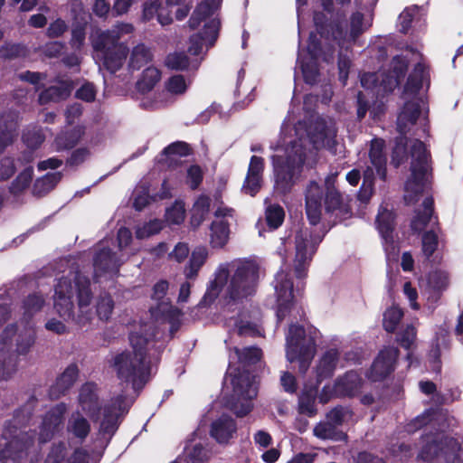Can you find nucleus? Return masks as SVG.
Wrapping results in <instances>:
<instances>
[{"label":"nucleus","instance_id":"f257e3e1","mask_svg":"<svg viewBox=\"0 0 463 463\" xmlns=\"http://www.w3.org/2000/svg\"><path fill=\"white\" fill-rule=\"evenodd\" d=\"M335 122L330 118H317L307 127L298 122L293 128L282 127V136L276 146H271L274 172V190L285 194L298 182L304 165L315 161V151L320 148L333 150L336 144Z\"/></svg>","mask_w":463,"mask_h":463},{"label":"nucleus","instance_id":"f03ea898","mask_svg":"<svg viewBox=\"0 0 463 463\" xmlns=\"http://www.w3.org/2000/svg\"><path fill=\"white\" fill-rule=\"evenodd\" d=\"M259 266L250 260L238 259L220 264L210 281L203 301L213 302L220 295L230 301H241L256 291Z\"/></svg>","mask_w":463,"mask_h":463},{"label":"nucleus","instance_id":"7ed1b4c3","mask_svg":"<svg viewBox=\"0 0 463 463\" xmlns=\"http://www.w3.org/2000/svg\"><path fill=\"white\" fill-rule=\"evenodd\" d=\"M92 299L90 279L79 272L70 271L55 285L53 308L63 321L84 326L94 317Z\"/></svg>","mask_w":463,"mask_h":463},{"label":"nucleus","instance_id":"20e7f679","mask_svg":"<svg viewBox=\"0 0 463 463\" xmlns=\"http://www.w3.org/2000/svg\"><path fill=\"white\" fill-rule=\"evenodd\" d=\"M156 335L152 323L140 324L129 335L130 349L116 354L110 362L118 378L134 390L142 388L147 381L148 364L146 353L153 346Z\"/></svg>","mask_w":463,"mask_h":463},{"label":"nucleus","instance_id":"39448f33","mask_svg":"<svg viewBox=\"0 0 463 463\" xmlns=\"http://www.w3.org/2000/svg\"><path fill=\"white\" fill-rule=\"evenodd\" d=\"M44 303L45 298L42 295H29L23 304V321L19 325L5 327L0 335V380H7L16 370V359L9 353L13 346V337L16 336V351L20 354H26L34 344L35 331L29 319L42 309Z\"/></svg>","mask_w":463,"mask_h":463},{"label":"nucleus","instance_id":"423d86ee","mask_svg":"<svg viewBox=\"0 0 463 463\" xmlns=\"http://www.w3.org/2000/svg\"><path fill=\"white\" fill-rule=\"evenodd\" d=\"M131 404L132 401L123 395H118L102 408L97 385L87 383L80 389L77 410H80L90 420H97L102 410L103 419L100 423V431L111 436L118 429L119 419L128 412Z\"/></svg>","mask_w":463,"mask_h":463},{"label":"nucleus","instance_id":"0eeeda50","mask_svg":"<svg viewBox=\"0 0 463 463\" xmlns=\"http://www.w3.org/2000/svg\"><path fill=\"white\" fill-rule=\"evenodd\" d=\"M425 80V66L418 63L404 87L403 99L406 102L397 118V129L401 135L411 132L418 123L426 132L428 106L420 92Z\"/></svg>","mask_w":463,"mask_h":463},{"label":"nucleus","instance_id":"6e6552de","mask_svg":"<svg viewBox=\"0 0 463 463\" xmlns=\"http://www.w3.org/2000/svg\"><path fill=\"white\" fill-rule=\"evenodd\" d=\"M132 32L130 24H117L110 30H94L90 37L94 60L111 73L118 71L128 52L127 45L119 40Z\"/></svg>","mask_w":463,"mask_h":463},{"label":"nucleus","instance_id":"1a4fd4ad","mask_svg":"<svg viewBox=\"0 0 463 463\" xmlns=\"http://www.w3.org/2000/svg\"><path fill=\"white\" fill-rule=\"evenodd\" d=\"M326 16L322 13H315L314 23L318 33L326 40L334 41L341 50L348 51L357 38L372 25V14L361 11L353 13L349 21L336 17L328 26L324 25Z\"/></svg>","mask_w":463,"mask_h":463},{"label":"nucleus","instance_id":"9d476101","mask_svg":"<svg viewBox=\"0 0 463 463\" xmlns=\"http://www.w3.org/2000/svg\"><path fill=\"white\" fill-rule=\"evenodd\" d=\"M222 0H200L194 10L190 19L189 26L197 29L202 26V32L195 33L190 38L188 51L191 54L199 55L203 49L213 46L217 40L220 20L216 12L221 6Z\"/></svg>","mask_w":463,"mask_h":463},{"label":"nucleus","instance_id":"9b49d317","mask_svg":"<svg viewBox=\"0 0 463 463\" xmlns=\"http://www.w3.org/2000/svg\"><path fill=\"white\" fill-rule=\"evenodd\" d=\"M320 331L308 325L303 326L291 323L286 334V358L289 363H298L300 373H306L316 354Z\"/></svg>","mask_w":463,"mask_h":463},{"label":"nucleus","instance_id":"f8f14e48","mask_svg":"<svg viewBox=\"0 0 463 463\" xmlns=\"http://www.w3.org/2000/svg\"><path fill=\"white\" fill-rule=\"evenodd\" d=\"M232 386V393L226 402V405L237 416H244L252 408L251 401L257 396L258 387L254 378L245 370L229 365L225 377V388Z\"/></svg>","mask_w":463,"mask_h":463},{"label":"nucleus","instance_id":"ddd939ff","mask_svg":"<svg viewBox=\"0 0 463 463\" xmlns=\"http://www.w3.org/2000/svg\"><path fill=\"white\" fill-rule=\"evenodd\" d=\"M112 239L100 241L94 248L93 278L97 283L113 279L119 271L120 266L128 260L126 253L113 250Z\"/></svg>","mask_w":463,"mask_h":463},{"label":"nucleus","instance_id":"4468645a","mask_svg":"<svg viewBox=\"0 0 463 463\" xmlns=\"http://www.w3.org/2000/svg\"><path fill=\"white\" fill-rule=\"evenodd\" d=\"M411 175L405 184L404 199L408 203L414 201V195L420 194L428 182L429 153L423 142L419 139L412 141L411 146Z\"/></svg>","mask_w":463,"mask_h":463},{"label":"nucleus","instance_id":"2eb2a0df","mask_svg":"<svg viewBox=\"0 0 463 463\" xmlns=\"http://www.w3.org/2000/svg\"><path fill=\"white\" fill-rule=\"evenodd\" d=\"M426 444L418 455L425 462L444 459L446 462L462 463L460 459V443L442 431L425 438Z\"/></svg>","mask_w":463,"mask_h":463},{"label":"nucleus","instance_id":"dca6fc26","mask_svg":"<svg viewBox=\"0 0 463 463\" xmlns=\"http://www.w3.org/2000/svg\"><path fill=\"white\" fill-rule=\"evenodd\" d=\"M2 436L6 443L5 448L0 450V461L7 462L11 460L16 462L34 450L33 435L18 430L14 425H6Z\"/></svg>","mask_w":463,"mask_h":463},{"label":"nucleus","instance_id":"f3484780","mask_svg":"<svg viewBox=\"0 0 463 463\" xmlns=\"http://www.w3.org/2000/svg\"><path fill=\"white\" fill-rule=\"evenodd\" d=\"M383 146L384 141L383 139H373L371 143L369 151L370 165H367L364 171L363 184L358 193V199L362 203H366L373 195L374 171L380 178L385 179L387 160L383 153Z\"/></svg>","mask_w":463,"mask_h":463},{"label":"nucleus","instance_id":"a211bd4d","mask_svg":"<svg viewBox=\"0 0 463 463\" xmlns=\"http://www.w3.org/2000/svg\"><path fill=\"white\" fill-rule=\"evenodd\" d=\"M407 70V61L400 56H395L392 61V72L383 77L381 82L377 84V73H364L361 75V85L365 90L376 89L377 95H384L392 91L400 83V80L404 76Z\"/></svg>","mask_w":463,"mask_h":463},{"label":"nucleus","instance_id":"6ab92c4d","mask_svg":"<svg viewBox=\"0 0 463 463\" xmlns=\"http://www.w3.org/2000/svg\"><path fill=\"white\" fill-rule=\"evenodd\" d=\"M323 235L314 234L308 229L300 230L295 236L296 255L294 260L295 272L298 278L306 275L307 267L315 254Z\"/></svg>","mask_w":463,"mask_h":463},{"label":"nucleus","instance_id":"aec40b11","mask_svg":"<svg viewBox=\"0 0 463 463\" xmlns=\"http://www.w3.org/2000/svg\"><path fill=\"white\" fill-rule=\"evenodd\" d=\"M191 81L183 75H174L165 82V92L146 96L141 100V106L146 109H156L172 102V97L184 95Z\"/></svg>","mask_w":463,"mask_h":463},{"label":"nucleus","instance_id":"412c9836","mask_svg":"<svg viewBox=\"0 0 463 463\" xmlns=\"http://www.w3.org/2000/svg\"><path fill=\"white\" fill-rule=\"evenodd\" d=\"M292 287V282L286 272L280 270L276 274L274 289L278 306L277 317L279 321L295 310H297L298 313L299 312L293 302L294 293Z\"/></svg>","mask_w":463,"mask_h":463},{"label":"nucleus","instance_id":"4be33fe9","mask_svg":"<svg viewBox=\"0 0 463 463\" xmlns=\"http://www.w3.org/2000/svg\"><path fill=\"white\" fill-rule=\"evenodd\" d=\"M363 382L360 375L354 371L347 372L343 376L338 377L335 384L325 386L322 390L320 400L327 402L332 396L335 397H352L357 394L362 387Z\"/></svg>","mask_w":463,"mask_h":463},{"label":"nucleus","instance_id":"5701e85b","mask_svg":"<svg viewBox=\"0 0 463 463\" xmlns=\"http://www.w3.org/2000/svg\"><path fill=\"white\" fill-rule=\"evenodd\" d=\"M320 43L317 39V35L311 33L309 36L307 52H298V63L300 66L304 80L308 84H314L318 75L317 59L320 55Z\"/></svg>","mask_w":463,"mask_h":463},{"label":"nucleus","instance_id":"b1692460","mask_svg":"<svg viewBox=\"0 0 463 463\" xmlns=\"http://www.w3.org/2000/svg\"><path fill=\"white\" fill-rule=\"evenodd\" d=\"M214 216L217 220L210 227V244L213 248H222L226 245L230 235V223L226 218H232L233 210L226 206H219Z\"/></svg>","mask_w":463,"mask_h":463},{"label":"nucleus","instance_id":"393cba45","mask_svg":"<svg viewBox=\"0 0 463 463\" xmlns=\"http://www.w3.org/2000/svg\"><path fill=\"white\" fill-rule=\"evenodd\" d=\"M66 411V404L59 403L45 414L40 426L39 443L49 441L62 429L63 415Z\"/></svg>","mask_w":463,"mask_h":463},{"label":"nucleus","instance_id":"a878e982","mask_svg":"<svg viewBox=\"0 0 463 463\" xmlns=\"http://www.w3.org/2000/svg\"><path fill=\"white\" fill-rule=\"evenodd\" d=\"M393 213L386 208L381 207L376 218L377 228L383 241V246L388 259H395L398 248L392 237Z\"/></svg>","mask_w":463,"mask_h":463},{"label":"nucleus","instance_id":"bb28decb","mask_svg":"<svg viewBox=\"0 0 463 463\" xmlns=\"http://www.w3.org/2000/svg\"><path fill=\"white\" fill-rule=\"evenodd\" d=\"M265 161L262 157L252 156L248 166L247 175L242 185V192L254 196L261 188Z\"/></svg>","mask_w":463,"mask_h":463},{"label":"nucleus","instance_id":"cd10ccee","mask_svg":"<svg viewBox=\"0 0 463 463\" xmlns=\"http://www.w3.org/2000/svg\"><path fill=\"white\" fill-rule=\"evenodd\" d=\"M397 357V348L386 347L382 350L372 365L369 377L373 381H379L387 376L394 369Z\"/></svg>","mask_w":463,"mask_h":463},{"label":"nucleus","instance_id":"c85d7f7f","mask_svg":"<svg viewBox=\"0 0 463 463\" xmlns=\"http://www.w3.org/2000/svg\"><path fill=\"white\" fill-rule=\"evenodd\" d=\"M455 422L456 420L452 417H449L446 412L429 410L423 414L416 417L411 423H409L407 426V431L411 433L428 423H431L433 426L439 424L443 431L446 427L454 426Z\"/></svg>","mask_w":463,"mask_h":463},{"label":"nucleus","instance_id":"c756f323","mask_svg":"<svg viewBox=\"0 0 463 463\" xmlns=\"http://www.w3.org/2000/svg\"><path fill=\"white\" fill-rule=\"evenodd\" d=\"M323 188L316 182H310L306 191V213L312 225H317L321 217Z\"/></svg>","mask_w":463,"mask_h":463},{"label":"nucleus","instance_id":"7c9ffc66","mask_svg":"<svg viewBox=\"0 0 463 463\" xmlns=\"http://www.w3.org/2000/svg\"><path fill=\"white\" fill-rule=\"evenodd\" d=\"M237 431L235 420L227 414H222L212 422L211 436L219 443H227Z\"/></svg>","mask_w":463,"mask_h":463},{"label":"nucleus","instance_id":"2f4dec72","mask_svg":"<svg viewBox=\"0 0 463 463\" xmlns=\"http://www.w3.org/2000/svg\"><path fill=\"white\" fill-rule=\"evenodd\" d=\"M90 420L80 410L74 411L68 419L67 432L80 440L85 439L90 431Z\"/></svg>","mask_w":463,"mask_h":463},{"label":"nucleus","instance_id":"473e14b6","mask_svg":"<svg viewBox=\"0 0 463 463\" xmlns=\"http://www.w3.org/2000/svg\"><path fill=\"white\" fill-rule=\"evenodd\" d=\"M73 89L71 80H61L56 85L51 86L39 95L41 104L58 102L68 98Z\"/></svg>","mask_w":463,"mask_h":463},{"label":"nucleus","instance_id":"72a5a7b5","mask_svg":"<svg viewBox=\"0 0 463 463\" xmlns=\"http://www.w3.org/2000/svg\"><path fill=\"white\" fill-rule=\"evenodd\" d=\"M78 373L79 370L77 365L70 364L57 378L55 384L52 386L50 391L51 397L52 399H57L69 390L76 382Z\"/></svg>","mask_w":463,"mask_h":463},{"label":"nucleus","instance_id":"f704fd0d","mask_svg":"<svg viewBox=\"0 0 463 463\" xmlns=\"http://www.w3.org/2000/svg\"><path fill=\"white\" fill-rule=\"evenodd\" d=\"M338 360L339 352L335 348L327 350L321 356L316 366L317 378L318 382L330 377L334 373L338 364Z\"/></svg>","mask_w":463,"mask_h":463},{"label":"nucleus","instance_id":"c9c22d12","mask_svg":"<svg viewBox=\"0 0 463 463\" xmlns=\"http://www.w3.org/2000/svg\"><path fill=\"white\" fill-rule=\"evenodd\" d=\"M337 177V173L330 174L325 180V204L328 212L339 210L345 211V207L342 204V196L335 189V183Z\"/></svg>","mask_w":463,"mask_h":463},{"label":"nucleus","instance_id":"e433bc0d","mask_svg":"<svg viewBox=\"0 0 463 463\" xmlns=\"http://www.w3.org/2000/svg\"><path fill=\"white\" fill-rule=\"evenodd\" d=\"M225 325L232 335L237 334L240 336H256L260 335L259 326L245 319L242 316L227 318Z\"/></svg>","mask_w":463,"mask_h":463},{"label":"nucleus","instance_id":"4c0bfd02","mask_svg":"<svg viewBox=\"0 0 463 463\" xmlns=\"http://www.w3.org/2000/svg\"><path fill=\"white\" fill-rule=\"evenodd\" d=\"M209 251L205 247H198L192 251L188 263L184 268V275L187 280L197 278L199 270L208 259Z\"/></svg>","mask_w":463,"mask_h":463},{"label":"nucleus","instance_id":"58836bf2","mask_svg":"<svg viewBox=\"0 0 463 463\" xmlns=\"http://www.w3.org/2000/svg\"><path fill=\"white\" fill-rule=\"evenodd\" d=\"M155 14L157 15V20L162 25H167L173 21L172 15L165 11L163 0H149L145 3L143 8L144 19L151 20Z\"/></svg>","mask_w":463,"mask_h":463},{"label":"nucleus","instance_id":"ea45409f","mask_svg":"<svg viewBox=\"0 0 463 463\" xmlns=\"http://www.w3.org/2000/svg\"><path fill=\"white\" fill-rule=\"evenodd\" d=\"M83 134L84 129L81 127L75 128L71 131L62 132L55 137L53 147L58 152L72 148Z\"/></svg>","mask_w":463,"mask_h":463},{"label":"nucleus","instance_id":"a19ab883","mask_svg":"<svg viewBox=\"0 0 463 463\" xmlns=\"http://www.w3.org/2000/svg\"><path fill=\"white\" fill-rule=\"evenodd\" d=\"M83 134L84 129L81 127L75 128L71 131L62 132L55 137L53 147L58 152L72 148Z\"/></svg>","mask_w":463,"mask_h":463},{"label":"nucleus","instance_id":"79ce46f5","mask_svg":"<svg viewBox=\"0 0 463 463\" xmlns=\"http://www.w3.org/2000/svg\"><path fill=\"white\" fill-rule=\"evenodd\" d=\"M433 199L426 197L422 203V210H419L411 221V228L415 232H421L432 221Z\"/></svg>","mask_w":463,"mask_h":463},{"label":"nucleus","instance_id":"37998d69","mask_svg":"<svg viewBox=\"0 0 463 463\" xmlns=\"http://www.w3.org/2000/svg\"><path fill=\"white\" fill-rule=\"evenodd\" d=\"M313 434L320 439L345 440L346 435L338 430L329 420L317 423L313 429Z\"/></svg>","mask_w":463,"mask_h":463},{"label":"nucleus","instance_id":"c03bdc74","mask_svg":"<svg viewBox=\"0 0 463 463\" xmlns=\"http://www.w3.org/2000/svg\"><path fill=\"white\" fill-rule=\"evenodd\" d=\"M428 285L432 291L428 299L436 302L439 298V293L445 290L449 285L448 274L440 270L431 272L428 278Z\"/></svg>","mask_w":463,"mask_h":463},{"label":"nucleus","instance_id":"a18cd8bd","mask_svg":"<svg viewBox=\"0 0 463 463\" xmlns=\"http://www.w3.org/2000/svg\"><path fill=\"white\" fill-rule=\"evenodd\" d=\"M16 136V122L14 118L10 120L0 118V153L13 143Z\"/></svg>","mask_w":463,"mask_h":463},{"label":"nucleus","instance_id":"49530a36","mask_svg":"<svg viewBox=\"0 0 463 463\" xmlns=\"http://www.w3.org/2000/svg\"><path fill=\"white\" fill-rule=\"evenodd\" d=\"M61 173H49L35 181L33 192L37 196H43L54 188V186L61 181Z\"/></svg>","mask_w":463,"mask_h":463},{"label":"nucleus","instance_id":"de8ad7c7","mask_svg":"<svg viewBox=\"0 0 463 463\" xmlns=\"http://www.w3.org/2000/svg\"><path fill=\"white\" fill-rule=\"evenodd\" d=\"M96 315L101 321H108L114 309V301L109 293H101L96 301Z\"/></svg>","mask_w":463,"mask_h":463},{"label":"nucleus","instance_id":"09e8293b","mask_svg":"<svg viewBox=\"0 0 463 463\" xmlns=\"http://www.w3.org/2000/svg\"><path fill=\"white\" fill-rule=\"evenodd\" d=\"M152 59L150 50L143 43L137 44L132 50L129 66L133 70H139Z\"/></svg>","mask_w":463,"mask_h":463},{"label":"nucleus","instance_id":"8fccbe9b","mask_svg":"<svg viewBox=\"0 0 463 463\" xmlns=\"http://www.w3.org/2000/svg\"><path fill=\"white\" fill-rule=\"evenodd\" d=\"M161 78V73L158 69L155 67L146 68L143 73L142 78L137 81V89L141 92L149 91L158 82Z\"/></svg>","mask_w":463,"mask_h":463},{"label":"nucleus","instance_id":"3c124183","mask_svg":"<svg viewBox=\"0 0 463 463\" xmlns=\"http://www.w3.org/2000/svg\"><path fill=\"white\" fill-rule=\"evenodd\" d=\"M182 458L184 459V463H203L208 458V453L202 444L196 443L187 445Z\"/></svg>","mask_w":463,"mask_h":463},{"label":"nucleus","instance_id":"603ef678","mask_svg":"<svg viewBox=\"0 0 463 463\" xmlns=\"http://www.w3.org/2000/svg\"><path fill=\"white\" fill-rule=\"evenodd\" d=\"M262 353L260 348L257 347H247L240 350L234 347V357L230 356L231 359H238L241 364H255L261 358Z\"/></svg>","mask_w":463,"mask_h":463},{"label":"nucleus","instance_id":"864d4df0","mask_svg":"<svg viewBox=\"0 0 463 463\" xmlns=\"http://www.w3.org/2000/svg\"><path fill=\"white\" fill-rule=\"evenodd\" d=\"M285 217V212L279 204H269L266 207V221L272 230L279 228Z\"/></svg>","mask_w":463,"mask_h":463},{"label":"nucleus","instance_id":"5fc2aeb1","mask_svg":"<svg viewBox=\"0 0 463 463\" xmlns=\"http://www.w3.org/2000/svg\"><path fill=\"white\" fill-rule=\"evenodd\" d=\"M33 169L29 166L22 171L15 180L12 183L10 190L13 194H19L25 190L31 184L33 179Z\"/></svg>","mask_w":463,"mask_h":463},{"label":"nucleus","instance_id":"6e6d98bb","mask_svg":"<svg viewBox=\"0 0 463 463\" xmlns=\"http://www.w3.org/2000/svg\"><path fill=\"white\" fill-rule=\"evenodd\" d=\"M163 228V222L155 219L147 222L138 225L136 229V236L137 239H146L154 234L158 233Z\"/></svg>","mask_w":463,"mask_h":463},{"label":"nucleus","instance_id":"4d7b16f0","mask_svg":"<svg viewBox=\"0 0 463 463\" xmlns=\"http://www.w3.org/2000/svg\"><path fill=\"white\" fill-rule=\"evenodd\" d=\"M402 311L398 307H392L388 308L383 314V327L388 332L395 330L401 318L402 317Z\"/></svg>","mask_w":463,"mask_h":463},{"label":"nucleus","instance_id":"13d9d810","mask_svg":"<svg viewBox=\"0 0 463 463\" xmlns=\"http://www.w3.org/2000/svg\"><path fill=\"white\" fill-rule=\"evenodd\" d=\"M165 62L168 68L176 71L186 70L190 66L189 59L184 52L170 53Z\"/></svg>","mask_w":463,"mask_h":463},{"label":"nucleus","instance_id":"bf43d9fd","mask_svg":"<svg viewBox=\"0 0 463 463\" xmlns=\"http://www.w3.org/2000/svg\"><path fill=\"white\" fill-rule=\"evenodd\" d=\"M24 143L30 149H36L44 141V135L41 128L27 129L23 135Z\"/></svg>","mask_w":463,"mask_h":463},{"label":"nucleus","instance_id":"052dcab7","mask_svg":"<svg viewBox=\"0 0 463 463\" xmlns=\"http://www.w3.org/2000/svg\"><path fill=\"white\" fill-rule=\"evenodd\" d=\"M184 204L182 202H175V204L166 209L165 219L173 224H179L184 220Z\"/></svg>","mask_w":463,"mask_h":463},{"label":"nucleus","instance_id":"680f3d73","mask_svg":"<svg viewBox=\"0 0 463 463\" xmlns=\"http://www.w3.org/2000/svg\"><path fill=\"white\" fill-rule=\"evenodd\" d=\"M188 146L184 142L173 143L165 148L163 154L169 158V162L175 161L177 157L188 155Z\"/></svg>","mask_w":463,"mask_h":463},{"label":"nucleus","instance_id":"e2e57ef3","mask_svg":"<svg viewBox=\"0 0 463 463\" xmlns=\"http://www.w3.org/2000/svg\"><path fill=\"white\" fill-rule=\"evenodd\" d=\"M351 417V411L346 407L338 406L327 413V420L335 426L341 425L347 418Z\"/></svg>","mask_w":463,"mask_h":463},{"label":"nucleus","instance_id":"0e129e2a","mask_svg":"<svg viewBox=\"0 0 463 463\" xmlns=\"http://www.w3.org/2000/svg\"><path fill=\"white\" fill-rule=\"evenodd\" d=\"M438 245V237L434 232H428L422 238V251L429 258L435 251Z\"/></svg>","mask_w":463,"mask_h":463},{"label":"nucleus","instance_id":"69168bd1","mask_svg":"<svg viewBox=\"0 0 463 463\" xmlns=\"http://www.w3.org/2000/svg\"><path fill=\"white\" fill-rule=\"evenodd\" d=\"M97 90L95 86L90 82H85L77 90L76 97L83 101L91 102L95 99Z\"/></svg>","mask_w":463,"mask_h":463},{"label":"nucleus","instance_id":"338daca9","mask_svg":"<svg viewBox=\"0 0 463 463\" xmlns=\"http://www.w3.org/2000/svg\"><path fill=\"white\" fill-rule=\"evenodd\" d=\"M418 13V7H411L405 9L399 16V25L400 31L402 33H407V31L411 27V24L412 22L413 16Z\"/></svg>","mask_w":463,"mask_h":463},{"label":"nucleus","instance_id":"774afa93","mask_svg":"<svg viewBox=\"0 0 463 463\" xmlns=\"http://www.w3.org/2000/svg\"><path fill=\"white\" fill-rule=\"evenodd\" d=\"M64 450L65 445L63 443L55 444L52 446L50 453L48 454L44 463H65L64 462Z\"/></svg>","mask_w":463,"mask_h":463}]
</instances>
